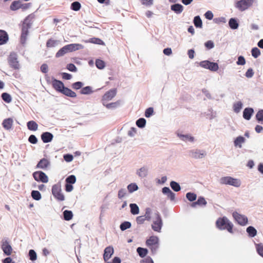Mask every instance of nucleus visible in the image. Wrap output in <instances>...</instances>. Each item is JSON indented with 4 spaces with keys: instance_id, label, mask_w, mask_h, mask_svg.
<instances>
[{
    "instance_id": "f257e3e1",
    "label": "nucleus",
    "mask_w": 263,
    "mask_h": 263,
    "mask_svg": "<svg viewBox=\"0 0 263 263\" xmlns=\"http://www.w3.org/2000/svg\"><path fill=\"white\" fill-rule=\"evenodd\" d=\"M35 17L33 13L28 15L24 20V24L22 27L21 35L20 38V43L22 45H25L27 40V36L29 33V29L31 27L32 22L31 21Z\"/></svg>"
},
{
    "instance_id": "f03ea898",
    "label": "nucleus",
    "mask_w": 263,
    "mask_h": 263,
    "mask_svg": "<svg viewBox=\"0 0 263 263\" xmlns=\"http://www.w3.org/2000/svg\"><path fill=\"white\" fill-rule=\"evenodd\" d=\"M216 228L219 230H227L230 233L233 234L234 225L226 216L219 217L215 222Z\"/></svg>"
},
{
    "instance_id": "7ed1b4c3",
    "label": "nucleus",
    "mask_w": 263,
    "mask_h": 263,
    "mask_svg": "<svg viewBox=\"0 0 263 263\" xmlns=\"http://www.w3.org/2000/svg\"><path fill=\"white\" fill-rule=\"evenodd\" d=\"M146 245L151 250V254L155 255L159 248V239L157 236H151L146 239Z\"/></svg>"
},
{
    "instance_id": "20e7f679",
    "label": "nucleus",
    "mask_w": 263,
    "mask_h": 263,
    "mask_svg": "<svg viewBox=\"0 0 263 263\" xmlns=\"http://www.w3.org/2000/svg\"><path fill=\"white\" fill-rule=\"evenodd\" d=\"M219 183L221 184L230 185L235 187H239L241 185V182L239 179L231 176L221 177L219 179Z\"/></svg>"
},
{
    "instance_id": "39448f33",
    "label": "nucleus",
    "mask_w": 263,
    "mask_h": 263,
    "mask_svg": "<svg viewBox=\"0 0 263 263\" xmlns=\"http://www.w3.org/2000/svg\"><path fill=\"white\" fill-rule=\"evenodd\" d=\"M8 62L10 67L14 69H18L20 67L19 62L17 60V55L14 52H10L8 58Z\"/></svg>"
},
{
    "instance_id": "423d86ee",
    "label": "nucleus",
    "mask_w": 263,
    "mask_h": 263,
    "mask_svg": "<svg viewBox=\"0 0 263 263\" xmlns=\"http://www.w3.org/2000/svg\"><path fill=\"white\" fill-rule=\"evenodd\" d=\"M199 66L202 68L209 69L212 71H216L219 68L217 63L211 62L209 60H204L200 62Z\"/></svg>"
},
{
    "instance_id": "0eeeda50",
    "label": "nucleus",
    "mask_w": 263,
    "mask_h": 263,
    "mask_svg": "<svg viewBox=\"0 0 263 263\" xmlns=\"http://www.w3.org/2000/svg\"><path fill=\"white\" fill-rule=\"evenodd\" d=\"M34 179L38 182L47 183L49 179L48 176L42 171H37L33 173Z\"/></svg>"
},
{
    "instance_id": "6e6552de",
    "label": "nucleus",
    "mask_w": 263,
    "mask_h": 263,
    "mask_svg": "<svg viewBox=\"0 0 263 263\" xmlns=\"http://www.w3.org/2000/svg\"><path fill=\"white\" fill-rule=\"evenodd\" d=\"M254 1V0H239L236 2L235 6L239 11H243L253 4Z\"/></svg>"
},
{
    "instance_id": "1a4fd4ad",
    "label": "nucleus",
    "mask_w": 263,
    "mask_h": 263,
    "mask_svg": "<svg viewBox=\"0 0 263 263\" xmlns=\"http://www.w3.org/2000/svg\"><path fill=\"white\" fill-rule=\"evenodd\" d=\"M156 220L153 221L152 224V229L157 232H160L163 226V221L160 214L157 212L156 214Z\"/></svg>"
},
{
    "instance_id": "9d476101",
    "label": "nucleus",
    "mask_w": 263,
    "mask_h": 263,
    "mask_svg": "<svg viewBox=\"0 0 263 263\" xmlns=\"http://www.w3.org/2000/svg\"><path fill=\"white\" fill-rule=\"evenodd\" d=\"M233 217L235 220L240 226H244L247 224L248 222V217L243 215H241L236 211L232 214Z\"/></svg>"
},
{
    "instance_id": "9b49d317",
    "label": "nucleus",
    "mask_w": 263,
    "mask_h": 263,
    "mask_svg": "<svg viewBox=\"0 0 263 263\" xmlns=\"http://www.w3.org/2000/svg\"><path fill=\"white\" fill-rule=\"evenodd\" d=\"M51 80V85L53 89L56 91L61 93L65 87L64 83L61 80L56 79L53 77H52Z\"/></svg>"
},
{
    "instance_id": "f8f14e48",
    "label": "nucleus",
    "mask_w": 263,
    "mask_h": 263,
    "mask_svg": "<svg viewBox=\"0 0 263 263\" xmlns=\"http://www.w3.org/2000/svg\"><path fill=\"white\" fill-rule=\"evenodd\" d=\"M1 248L4 254L6 256L10 255L12 252V248L10 245L8 238H4L2 240Z\"/></svg>"
},
{
    "instance_id": "ddd939ff",
    "label": "nucleus",
    "mask_w": 263,
    "mask_h": 263,
    "mask_svg": "<svg viewBox=\"0 0 263 263\" xmlns=\"http://www.w3.org/2000/svg\"><path fill=\"white\" fill-rule=\"evenodd\" d=\"M206 154L205 151L198 149H192L189 152L190 157L194 159L202 158L205 156Z\"/></svg>"
},
{
    "instance_id": "4468645a",
    "label": "nucleus",
    "mask_w": 263,
    "mask_h": 263,
    "mask_svg": "<svg viewBox=\"0 0 263 263\" xmlns=\"http://www.w3.org/2000/svg\"><path fill=\"white\" fill-rule=\"evenodd\" d=\"M116 94L117 89L116 88H112L109 90L108 91H106L103 96L102 98V102H105V101L111 100L116 96Z\"/></svg>"
},
{
    "instance_id": "2eb2a0df",
    "label": "nucleus",
    "mask_w": 263,
    "mask_h": 263,
    "mask_svg": "<svg viewBox=\"0 0 263 263\" xmlns=\"http://www.w3.org/2000/svg\"><path fill=\"white\" fill-rule=\"evenodd\" d=\"M114 253V249L112 246H109L105 248L103 253V259L105 262L108 261Z\"/></svg>"
},
{
    "instance_id": "dca6fc26",
    "label": "nucleus",
    "mask_w": 263,
    "mask_h": 263,
    "mask_svg": "<svg viewBox=\"0 0 263 263\" xmlns=\"http://www.w3.org/2000/svg\"><path fill=\"white\" fill-rule=\"evenodd\" d=\"M207 202L205 200V198L203 196H199L198 197L197 201L192 202L190 204V206L193 208H195L197 206L204 207L205 206Z\"/></svg>"
},
{
    "instance_id": "f3484780",
    "label": "nucleus",
    "mask_w": 263,
    "mask_h": 263,
    "mask_svg": "<svg viewBox=\"0 0 263 263\" xmlns=\"http://www.w3.org/2000/svg\"><path fill=\"white\" fill-rule=\"evenodd\" d=\"M67 49L68 53L82 49L84 48V46L79 43H72L65 45Z\"/></svg>"
},
{
    "instance_id": "a211bd4d",
    "label": "nucleus",
    "mask_w": 263,
    "mask_h": 263,
    "mask_svg": "<svg viewBox=\"0 0 263 263\" xmlns=\"http://www.w3.org/2000/svg\"><path fill=\"white\" fill-rule=\"evenodd\" d=\"M41 138L44 143H49L52 141L53 135L49 132H43L41 135Z\"/></svg>"
},
{
    "instance_id": "6ab92c4d",
    "label": "nucleus",
    "mask_w": 263,
    "mask_h": 263,
    "mask_svg": "<svg viewBox=\"0 0 263 263\" xmlns=\"http://www.w3.org/2000/svg\"><path fill=\"white\" fill-rule=\"evenodd\" d=\"M50 165V161L46 158H43L40 160L37 163L35 168L46 170Z\"/></svg>"
},
{
    "instance_id": "aec40b11",
    "label": "nucleus",
    "mask_w": 263,
    "mask_h": 263,
    "mask_svg": "<svg viewBox=\"0 0 263 263\" xmlns=\"http://www.w3.org/2000/svg\"><path fill=\"white\" fill-rule=\"evenodd\" d=\"M254 112V109L248 107L244 109L242 112V117L246 120H250Z\"/></svg>"
},
{
    "instance_id": "412c9836",
    "label": "nucleus",
    "mask_w": 263,
    "mask_h": 263,
    "mask_svg": "<svg viewBox=\"0 0 263 263\" xmlns=\"http://www.w3.org/2000/svg\"><path fill=\"white\" fill-rule=\"evenodd\" d=\"M162 192L164 195L167 196L171 201H174L175 199L176 194L167 186H164L162 189Z\"/></svg>"
},
{
    "instance_id": "4be33fe9",
    "label": "nucleus",
    "mask_w": 263,
    "mask_h": 263,
    "mask_svg": "<svg viewBox=\"0 0 263 263\" xmlns=\"http://www.w3.org/2000/svg\"><path fill=\"white\" fill-rule=\"evenodd\" d=\"M228 25L230 28L232 30H236L239 26V20L236 17H231L229 19Z\"/></svg>"
},
{
    "instance_id": "5701e85b",
    "label": "nucleus",
    "mask_w": 263,
    "mask_h": 263,
    "mask_svg": "<svg viewBox=\"0 0 263 263\" xmlns=\"http://www.w3.org/2000/svg\"><path fill=\"white\" fill-rule=\"evenodd\" d=\"M9 41V35L4 30L0 29V45L6 44Z\"/></svg>"
},
{
    "instance_id": "b1692460",
    "label": "nucleus",
    "mask_w": 263,
    "mask_h": 263,
    "mask_svg": "<svg viewBox=\"0 0 263 263\" xmlns=\"http://www.w3.org/2000/svg\"><path fill=\"white\" fill-rule=\"evenodd\" d=\"M177 136L181 140L185 142L190 141L191 142H193L195 140L194 137L190 134H182L181 133H177Z\"/></svg>"
},
{
    "instance_id": "393cba45",
    "label": "nucleus",
    "mask_w": 263,
    "mask_h": 263,
    "mask_svg": "<svg viewBox=\"0 0 263 263\" xmlns=\"http://www.w3.org/2000/svg\"><path fill=\"white\" fill-rule=\"evenodd\" d=\"M183 6L179 3H175L171 6V9L175 13L180 14L183 10Z\"/></svg>"
},
{
    "instance_id": "a878e982",
    "label": "nucleus",
    "mask_w": 263,
    "mask_h": 263,
    "mask_svg": "<svg viewBox=\"0 0 263 263\" xmlns=\"http://www.w3.org/2000/svg\"><path fill=\"white\" fill-rule=\"evenodd\" d=\"M13 120L11 118L5 119L2 122L3 127L6 130H9L12 128Z\"/></svg>"
},
{
    "instance_id": "bb28decb",
    "label": "nucleus",
    "mask_w": 263,
    "mask_h": 263,
    "mask_svg": "<svg viewBox=\"0 0 263 263\" xmlns=\"http://www.w3.org/2000/svg\"><path fill=\"white\" fill-rule=\"evenodd\" d=\"M61 93L67 96V97L72 98H74L77 97L76 93L74 91H73V90H72L71 89H70L66 86L64 88V89L62 91Z\"/></svg>"
},
{
    "instance_id": "cd10ccee",
    "label": "nucleus",
    "mask_w": 263,
    "mask_h": 263,
    "mask_svg": "<svg viewBox=\"0 0 263 263\" xmlns=\"http://www.w3.org/2000/svg\"><path fill=\"white\" fill-rule=\"evenodd\" d=\"M246 139L242 136L237 137L234 140V145L236 147L241 148L242 144L245 143Z\"/></svg>"
},
{
    "instance_id": "c85d7f7f",
    "label": "nucleus",
    "mask_w": 263,
    "mask_h": 263,
    "mask_svg": "<svg viewBox=\"0 0 263 263\" xmlns=\"http://www.w3.org/2000/svg\"><path fill=\"white\" fill-rule=\"evenodd\" d=\"M121 101L118 100L114 102L106 104L105 102H102L103 105L108 109H115L119 107L121 105Z\"/></svg>"
},
{
    "instance_id": "c756f323",
    "label": "nucleus",
    "mask_w": 263,
    "mask_h": 263,
    "mask_svg": "<svg viewBox=\"0 0 263 263\" xmlns=\"http://www.w3.org/2000/svg\"><path fill=\"white\" fill-rule=\"evenodd\" d=\"M136 174L139 177L144 178L147 175L148 168L145 166H143L137 171Z\"/></svg>"
},
{
    "instance_id": "7c9ffc66",
    "label": "nucleus",
    "mask_w": 263,
    "mask_h": 263,
    "mask_svg": "<svg viewBox=\"0 0 263 263\" xmlns=\"http://www.w3.org/2000/svg\"><path fill=\"white\" fill-rule=\"evenodd\" d=\"M63 219L66 221H69L73 218V214L71 210H66L63 212Z\"/></svg>"
},
{
    "instance_id": "2f4dec72",
    "label": "nucleus",
    "mask_w": 263,
    "mask_h": 263,
    "mask_svg": "<svg viewBox=\"0 0 263 263\" xmlns=\"http://www.w3.org/2000/svg\"><path fill=\"white\" fill-rule=\"evenodd\" d=\"M137 252L140 257L144 258L146 257L148 250L146 248L139 247L137 248Z\"/></svg>"
},
{
    "instance_id": "473e14b6",
    "label": "nucleus",
    "mask_w": 263,
    "mask_h": 263,
    "mask_svg": "<svg viewBox=\"0 0 263 263\" xmlns=\"http://www.w3.org/2000/svg\"><path fill=\"white\" fill-rule=\"evenodd\" d=\"M246 232L248 233L249 237L251 238L254 237L257 235L256 229L252 226H250L247 228Z\"/></svg>"
},
{
    "instance_id": "72a5a7b5",
    "label": "nucleus",
    "mask_w": 263,
    "mask_h": 263,
    "mask_svg": "<svg viewBox=\"0 0 263 263\" xmlns=\"http://www.w3.org/2000/svg\"><path fill=\"white\" fill-rule=\"evenodd\" d=\"M27 126L29 130L36 131L37 130L38 124L33 120L29 121L27 123Z\"/></svg>"
},
{
    "instance_id": "f704fd0d",
    "label": "nucleus",
    "mask_w": 263,
    "mask_h": 263,
    "mask_svg": "<svg viewBox=\"0 0 263 263\" xmlns=\"http://www.w3.org/2000/svg\"><path fill=\"white\" fill-rule=\"evenodd\" d=\"M86 43H90L95 44L104 45L105 43L100 39L98 37H92L90 38L88 41H86Z\"/></svg>"
},
{
    "instance_id": "c9c22d12",
    "label": "nucleus",
    "mask_w": 263,
    "mask_h": 263,
    "mask_svg": "<svg viewBox=\"0 0 263 263\" xmlns=\"http://www.w3.org/2000/svg\"><path fill=\"white\" fill-rule=\"evenodd\" d=\"M92 87L90 86L82 87L80 91V93L82 95H89L93 92Z\"/></svg>"
},
{
    "instance_id": "e433bc0d",
    "label": "nucleus",
    "mask_w": 263,
    "mask_h": 263,
    "mask_svg": "<svg viewBox=\"0 0 263 263\" xmlns=\"http://www.w3.org/2000/svg\"><path fill=\"white\" fill-rule=\"evenodd\" d=\"M193 23L196 28H201L202 27V21L199 15H196L194 17Z\"/></svg>"
},
{
    "instance_id": "4c0bfd02",
    "label": "nucleus",
    "mask_w": 263,
    "mask_h": 263,
    "mask_svg": "<svg viewBox=\"0 0 263 263\" xmlns=\"http://www.w3.org/2000/svg\"><path fill=\"white\" fill-rule=\"evenodd\" d=\"M21 2L20 0L14 1L12 2L10 9L12 11H16L21 8Z\"/></svg>"
},
{
    "instance_id": "58836bf2",
    "label": "nucleus",
    "mask_w": 263,
    "mask_h": 263,
    "mask_svg": "<svg viewBox=\"0 0 263 263\" xmlns=\"http://www.w3.org/2000/svg\"><path fill=\"white\" fill-rule=\"evenodd\" d=\"M129 206L132 214L135 215L139 213V208L136 203H130Z\"/></svg>"
},
{
    "instance_id": "ea45409f",
    "label": "nucleus",
    "mask_w": 263,
    "mask_h": 263,
    "mask_svg": "<svg viewBox=\"0 0 263 263\" xmlns=\"http://www.w3.org/2000/svg\"><path fill=\"white\" fill-rule=\"evenodd\" d=\"M170 185L171 189L176 192L180 191L181 189L180 184L175 181H171Z\"/></svg>"
},
{
    "instance_id": "a19ab883",
    "label": "nucleus",
    "mask_w": 263,
    "mask_h": 263,
    "mask_svg": "<svg viewBox=\"0 0 263 263\" xmlns=\"http://www.w3.org/2000/svg\"><path fill=\"white\" fill-rule=\"evenodd\" d=\"M243 107V104L241 101H238L234 103L233 105V111L235 113H238L240 111Z\"/></svg>"
},
{
    "instance_id": "79ce46f5",
    "label": "nucleus",
    "mask_w": 263,
    "mask_h": 263,
    "mask_svg": "<svg viewBox=\"0 0 263 263\" xmlns=\"http://www.w3.org/2000/svg\"><path fill=\"white\" fill-rule=\"evenodd\" d=\"M81 4L79 2L74 1L71 4L70 8L73 11H78L81 9Z\"/></svg>"
},
{
    "instance_id": "37998d69",
    "label": "nucleus",
    "mask_w": 263,
    "mask_h": 263,
    "mask_svg": "<svg viewBox=\"0 0 263 263\" xmlns=\"http://www.w3.org/2000/svg\"><path fill=\"white\" fill-rule=\"evenodd\" d=\"M186 199L190 202H193L195 201L197 199V194L194 192H187L186 194Z\"/></svg>"
},
{
    "instance_id": "c03bdc74",
    "label": "nucleus",
    "mask_w": 263,
    "mask_h": 263,
    "mask_svg": "<svg viewBox=\"0 0 263 263\" xmlns=\"http://www.w3.org/2000/svg\"><path fill=\"white\" fill-rule=\"evenodd\" d=\"M31 196L33 199L36 201H39L42 198L41 193L37 190H32L31 192Z\"/></svg>"
},
{
    "instance_id": "a18cd8bd",
    "label": "nucleus",
    "mask_w": 263,
    "mask_h": 263,
    "mask_svg": "<svg viewBox=\"0 0 263 263\" xmlns=\"http://www.w3.org/2000/svg\"><path fill=\"white\" fill-rule=\"evenodd\" d=\"M132 227V223L128 221H124L121 223L119 227L122 231H124Z\"/></svg>"
},
{
    "instance_id": "49530a36",
    "label": "nucleus",
    "mask_w": 263,
    "mask_h": 263,
    "mask_svg": "<svg viewBox=\"0 0 263 263\" xmlns=\"http://www.w3.org/2000/svg\"><path fill=\"white\" fill-rule=\"evenodd\" d=\"M146 123V120L144 118H140L136 122V125L140 128H143L145 127Z\"/></svg>"
},
{
    "instance_id": "de8ad7c7",
    "label": "nucleus",
    "mask_w": 263,
    "mask_h": 263,
    "mask_svg": "<svg viewBox=\"0 0 263 263\" xmlns=\"http://www.w3.org/2000/svg\"><path fill=\"white\" fill-rule=\"evenodd\" d=\"M127 190L129 193H132L139 189L138 185L136 183H131L127 186Z\"/></svg>"
},
{
    "instance_id": "09e8293b",
    "label": "nucleus",
    "mask_w": 263,
    "mask_h": 263,
    "mask_svg": "<svg viewBox=\"0 0 263 263\" xmlns=\"http://www.w3.org/2000/svg\"><path fill=\"white\" fill-rule=\"evenodd\" d=\"M255 118L257 121L261 124H263V109H259L255 115Z\"/></svg>"
},
{
    "instance_id": "8fccbe9b",
    "label": "nucleus",
    "mask_w": 263,
    "mask_h": 263,
    "mask_svg": "<svg viewBox=\"0 0 263 263\" xmlns=\"http://www.w3.org/2000/svg\"><path fill=\"white\" fill-rule=\"evenodd\" d=\"M61 192H62V190L61 187V185L60 184L57 183L52 185L51 192L53 196Z\"/></svg>"
},
{
    "instance_id": "3c124183",
    "label": "nucleus",
    "mask_w": 263,
    "mask_h": 263,
    "mask_svg": "<svg viewBox=\"0 0 263 263\" xmlns=\"http://www.w3.org/2000/svg\"><path fill=\"white\" fill-rule=\"evenodd\" d=\"M1 97L3 100L7 103H9L12 101V97L11 95L7 92L2 93Z\"/></svg>"
},
{
    "instance_id": "603ef678",
    "label": "nucleus",
    "mask_w": 263,
    "mask_h": 263,
    "mask_svg": "<svg viewBox=\"0 0 263 263\" xmlns=\"http://www.w3.org/2000/svg\"><path fill=\"white\" fill-rule=\"evenodd\" d=\"M95 65L99 69L101 70L105 68L106 64L103 60L98 59L96 60Z\"/></svg>"
},
{
    "instance_id": "864d4df0",
    "label": "nucleus",
    "mask_w": 263,
    "mask_h": 263,
    "mask_svg": "<svg viewBox=\"0 0 263 263\" xmlns=\"http://www.w3.org/2000/svg\"><path fill=\"white\" fill-rule=\"evenodd\" d=\"M68 53L67 49L65 46L60 48L55 54V57L57 58H60L64 55L66 53Z\"/></svg>"
},
{
    "instance_id": "5fc2aeb1",
    "label": "nucleus",
    "mask_w": 263,
    "mask_h": 263,
    "mask_svg": "<svg viewBox=\"0 0 263 263\" xmlns=\"http://www.w3.org/2000/svg\"><path fill=\"white\" fill-rule=\"evenodd\" d=\"M28 256L29 259L32 261H34L37 259V254L36 252L33 249H30L29 251Z\"/></svg>"
},
{
    "instance_id": "6e6d98bb",
    "label": "nucleus",
    "mask_w": 263,
    "mask_h": 263,
    "mask_svg": "<svg viewBox=\"0 0 263 263\" xmlns=\"http://www.w3.org/2000/svg\"><path fill=\"white\" fill-rule=\"evenodd\" d=\"M77 180L76 177L74 175L68 176L65 179V183L68 184H73L76 183Z\"/></svg>"
},
{
    "instance_id": "4d7b16f0",
    "label": "nucleus",
    "mask_w": 263,
    "mask_h": 263,
    "mask_svg": "<svg viewBox=\"0 0 263 263\" xmlns=\"http://www.w3.org/2000/svg\"><path fill=\"white\" fill-rule=\"evenodd\" d=\"M251 52L252 57L255 59L257 58L261 54L260 50L256 47L252 48Z\"/></svg>"
},
{
    "instance_id": "13d9d810",
    "label": "nucleus",
    "mask_w": 263,
    "mask_h": 263,
    "mask_svg": "<svg viewBox=\"0 0 263 263\" xmlns=\"http://www.w3.org/2000/svg\"><path fill=\"white\" fill-rule=\"evenodd\" d=\"M84 84L83 82L81 81H77L71 84V87L74 90H79L82 89V87L84 86Z\"/></svg>"
},
{
    "instance_id": "bf43d9fd",
    "label": "nucleus",
    "mask_w": 263,
    "mask_h": 263,
    "mask_svg": "<svg viewBox=\"0 0 263 263\" xmlns=\"http://www.w3.org/2000/svg\"><path fill=\"white\" fill-rule=\"evenodd\" d=\"M58 44V41L50 39L46 42V46L48 48L54 47Z\"/></svg>"
},
{
    "instance_id": "052dcab7",
    "label": "nucleus",
    "mask_w": 263,
    "mask_h": 263,
    "mask_svg": "<svg viewBox=\"0 0 263 263\" xmlns=\"http://www.w3.org/2000/svg\"><path fill=\"white\" fill-rule=\"evenodd\" d=\"M154 114V108L152 107H149L146 109L145 112H144V116L146 118H150L151 116H152Z\"/></svg>"
},
{
    "instance_id": "680f3d73",
    "label": "nucleus",
    "mask_w": 263,
    "mask_h": 263,
    "mask_svg": "<svg viewBox=\"0 0 263 263\" xmlns=\"http://www.w3.org/2000/svg\"><path fill=\"white\" fill-rule=\"evenodd\" d=\"M256 249L258 254L263 257V244L261 243L256 244Z\"/></svg>"
},
{
    "instance_id": "e2e57ef3",
    "label": "nucleus",
    "mask_w": 263,
    "mask_h": 263,
    "mask_svg": "<svg viewBox=\"0 0 263 263\" xmlns=\"http://www.w3.org/2000/svg\"><path fill=\"white\" fill-rule=\"evenodd\" d=\"M214 43L212 40H209L204 43V46L208 50H210L214 47Z\"/></svg>"
},
{
    "instance_id": "0e129e2a",
    "label": "nucleus",
    "mask_w": 263,
    "mask_h": 263,
    "mask_svg": "<svg viewBox=\"0 0 263 263\" xmlns=\"http://www.w3.org/2000/svg\"><path fill=\"white\" fill-rule=\"evenodd\" d=\"M66 68L71 72H76L78 71V69L75 65L73 63H69L66 66Z\"/></svg>"
},
{
    "instance_id": "69168bd1",
    "label": "nucleus",
    "mask_w": 263,
    "mask_h": 263,
    "mask_svg": "<svg viewBox=\"0 0 263 263\" xmlns=\"http://www.w3.org/2000/svg\"><path fill=\"white\" fill-rule=\"evenodd\" d=\"M28 140L29 142L33 144H35L38 142V139L34 135H31L29 137Z\"/></svg>"
},
{
    "instance_id": "338daca9",
    "label": "nucleus",
    "mask_w": 263,
    "mask_h": 263,
    "mask_svg": "<svg viewBox=\"0 0 263 263\" xmlns=\"http://www.w3.org/2000/svg\"><path fill=\"white\" fill-rule=\"evenodd\" d=\"M53 197L59 201H62L65 200V196L62 192L56 194Z\"/></svg>"
},
{
    "instance_id": "774afa93",
    "label": "nucleus",
    "mask_w": 263,
    "mask_h": 263,
    "mask_svg": "<svg viewBox=\"0 0 263 263\" xmlns=\"http://www.w3.org/2000/svg\"><path fill=\"white\" fill-rule=\"evenodd\" d=\"M236 64L238 65H244L246 64V59L242 55H239L238 57L237 61L236 62Z\"/></svg>"
}]
</instances>
